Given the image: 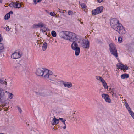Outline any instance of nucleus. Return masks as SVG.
<instances>
[{"label": "nucleus", "instance_id": "1", "mask_svg": "<svg viewBox=\"0 0 134 134\" xmlns=\"http://www.w3.org/2000/svg\"><path fill=\"white\" fill-rule=\"evenodd\" d=\"M111 26L115 30L120 34H123L126 32L124 28L122 25L119 23V21L116 18L111 19L110 22Z\"/></svg>", "mask_w": 134, "mask_h": 134}, {"label": "nucleus", "instance_id": "2", "mask_svg": "<svg viewBox=\"0 0 134 134\" xmlns=\"http://www.w3.org/2000/svg\"><path fill=\"white\" fill-rule=\"evenodd\" d=\"M77 40L76 35L74 33L71 32H68L66 40H69L70 42H75Z\"/></svg>", "mask_w": 134, "mask_h": 134}, {"label": "nucleus", "instance_id": "3", "mask_svg": "<svg viewBox=\"0 0 134 134\" xmlns=\"http://www.w3.org/2000/svg\"><path fill=\"white\" fill-rule=\"evenodd\" d=\"M109 50L111 54L116 57H118L117 50L115 45L113 43H110L109 44Z\"/></svg>", "mask_w": 134, "mask_h": 134}, {"label": "nucleus", "instance_id": "4", "mask_svg": "<svg viewBox=\"0 0 134 134\" xmlns=\"http://www.w3.org/2000/svg\"><path fill=\"white\" fill-rule=\"evenodd\" d=\"M46 69L43 68H39L37 69L36 74L38 76L43 77L45 76L47 71H46Z\"/></svg>", "mask_w": 134, "mask_h": 134}, {"label": "nucleus", "instance_id": "5", "mask_svg": "<svg viewBox=\"0 0 134 134\" xmlns=\"http://www.w3.org/2000/svg\"><path fill=\"white\" fill-rule=\"evenodd\" d=\"M80 45L84 49H88L90 47V42L87 39L83 40L81 42Z\"/></svg>", "mask_w": 134, "mask_h": 134}, {"label": "nucleus", "instance_id": "6", "mask_svg": "<svg viewBox=\"0 0 134 134\" xmlns=\"http://www.w3.org/2000/svg\"><path fill=\"white\" fill-rule=\"evenodd\" d=\"M6 101V98L3 90L0 89V103H5Z\"/></svg>", "mask_w": 134, "mask_h": 134}, {"label": "nucleus", "instance_id": "7", "mask_svg": "<svg viewBox=\"0 0 134 134\" xmlns=\"http://www.w3.org/2000/svg\"><path fill=\"white\" fill-rule=\"evenodd\" d=\"M57 76L56 75H52L49 76H44V78L47 79L48 80H50L53 82V83L54 84H56L57 83V79L55 77Z\"/></svg>", "mask_w": 134, "mask_h": 134}, {"label": "nucleus", "instance_id": "8", "mask_svg": "<svg viewBox=\"0 0 134 134\" xmlns=\"http://www.w3.org/2000/svg\"><path fill=\"white\" fill-rule=\"evenodd\" d=\"M103 6H100L97 8L96 9L92 11L93 14L96 15L101 13L103 10Z\"/></svg>", "mask_w": 134, "mask_h": 134}, {"label": "nucleus", "instance_id": "9", "mask_svg": "<svg viewBox=\"0 0 134 134\" xmlns=\"http://www.w3.org/2000/svg\"><path fill=\"white\" fill-rule=\"evenodd\" d=\"M9 6L11 7L16 8H19L21 7L20 4L17 2H12L9 4Z\"/></svg>", "mask_w": 134, "mask_h": 134}, {"label": "nucleus", "instance_id": "10", "mask_svg": "<svg viewBox=\"0 0 134 134\" xmlns=\"http://www.w3.org/2000/svg\"><path fill=\"white\" fill-rule=\"evenodd\" d=\"M102 98L105 99L106 102L108 103L111 102V100L109 98V96L107 94H102Z\"/></svg>", "mask_w": 134, "mask_h": 134}, {"label": "nucleus", "instance_id": "11", "mask_svg": "<svg viewBox=\"0 0 134 134\" xmlns=\"http://www.w3.org/2000/svg\"><path fill=\"white\" fill-rule=\"evenodd\" d=\"M68 32V31L61 32L59 33V36L61 38L66 40Z\"/></svg>", "mask_w": 134, "mask_h": 134}, {"label": "nucleus", "instance_id": "12", "mask_svg": "<svg viewBox=\"0 0 134 134\" xmlns=\"http://www.w3.org/2000/svg\"><path fill=\"white\" fill-rule=\"evenodd\" d=\"M11 58L14 59H18L21 57V55L19 52H15L13 54L11 55Z\"/></svg>", "mask_w": 134, "mask_h": 134}, {"label": "nucleus", "instance_id": "13", "mask_svg": "<svg viewBox=\"0 0 134 134\" xmlns=\"http://www.w3.org/2000/svg\"><path fill=\"white\" fill-rule=\"evenodd\" d=\"M44 24L41 22L38 24H35L33 25V27L34 28H42L44 26Z\"/></svg>", "mask_w": 134, "mask_h": 134}, {"label": "nucleus", "instance_id": "14", "mask_svg": "<svg viewBox=\"0 0 134 134\" xmlns=\"http://www.w3.org/2000/svg\"><path fill=\"white\" fill-rule=\"evenodd\" d=\"M72 49L75 51V55L76 56H78L79 55L80 51V49L79 47H78Z\"/></svg>", "mask_w": 134, "mask_h": 134}, {"label": "nucleus", "instance_id": "15", "mask_svg": "<svg viewBox=\"0 0 134 134\" xmlns=\"http://www.w3.org/2000/svg\"><path fill=\"white\" fill-rule=\"evenodd\" d=\"M63 84L65 87H67L68 88H70L72 87V85L71 82H64Z\"/></svg>", "mask_w": 134, "mask_h": 134}, {"label": "nucleus", "instance_id": "16", "mask_svg": "<svg viewBox=\"0 0 134 134\" xmlns=\"http://www.w3.org/2000/svg\"><path fill=\"white\" fill-rule=\"evenodd\" d=\"M55 118V116H54ZM52 122H53L52 125H53L55 124H57L59 122V119H57L56 118H54L53 119Z\"/></svg>", "mask_w": 134, "mask_h": 134}, {"label": "nucleus", "instance_id": "17", "mask_svg": "<svg viewBox=\"0 0 134 134\" xmlns=\"http://www.w3.org/2000/svg\"><path fill=\"white\" fill-rule=\"evenodd\" d=\"M47 70V72H46V74H45V76H47L48 75H53V72L52 71L48 70V69H46V71Z\"/></svg>", "mask_w": 134, "mask_h": 134}, {"label": "nucleus", "instance_id": "18", "mask_svg": "<svg viewBox=\"0 0 134 134\" xmlns=\"http://www.w3.org/2000/svg\"><path fill=\"white\" fill-rule=\"evenodd\" d=\"M129 75L127 74H123L121 76V77L122 79L125 78H127L129 77Z\"/></svg>", "mask_w": 134, "mask_h": 134}, {"label": "nucleus", "instance_id": "19", "mask_svg": "<svg viewBox=\"0 0 134 134\" xmlns=\"http://www.w3.org/2000/svg\"><path fill=\"white\" fill-rule=\"evenodd\" d=\"M72 49L76 47H78V45L75 42H73V43L72 44L71 46Z\"/></svg>", "mask_w": 134, "mask_h": 134}, {"label": "nucleus", "instance_id": "20", "mask_svg": "<svg viewBox=\"0 0 134 134\" xmlns=\"http://www.w3.org/2000/svg\"><path fill=\"white\" fill-rule=\"evenodd\" d=\"M79 3L80 5L81 6L82 9H85L86 8L87 6L85 4L83 3H81L80 2H79Z\"/></svg>", "mask_w": 134, "mask_h": 134}, {"label": "nucleus", "instance_id": "21", "mask_svg": "<svg viewBox=\"0 0 134 134\" xmlns=\"http://www.w3.org/2000/svg\"><path fill=\"white\" fill-rule=\"evenodd\" d=\"M47 44L46 42H44L42 46V49L43 51H45L47 48Z\"/></svg>", "mask_w": 134, "mask_h": 134}, {"label": "nucleus", "instance_id": "22", "mask_svg": "<svg viewBox=\"0 0 134 134\" xmlns=\"http://www.w3.org/2000/svg\"><path fill=\"white\" fill-rule=\"evenodd\" d=\"M117 67H127L126 65H124L122 64L119 63L117 64L116 65Z\"/></svg>", "mask_w": 134, "mask_h": 134}, {"label": "nucleus", "instance_id": "23", "mask_svg": "<svg viewBox=\"0 0 134 134\" xmlns=\"http://www.w3.org/2000/svg\"><path fill=\"white\" fill-rule=\"evenodd\" d=\"M102 83L103 85L104 86V87L105 88H108V87L107 86V83L105 82L104 80H103V81H102V82H101Z\"/></svg>", "mask_w": 134, "mask_h": 134}, {"label": "nucleus", "instance_id": "24", "mask_svg": "<svg viewBox=\"0 0 134 134\" xmlns=\"http://www.w3.org/2000/svg\"><path fill=\"white\" fill-rule=\"evenodd\" d=\"M96 79L97 80H100V81L102 82V81H103L104 79L102 78V77L99 76H96Z\"/></svg>", "mask_w": 134, "mask_h": 134}, {"label": "nucleus", "instance_id": "25", "mask_svg": "<svg viewBox=\"0 0 134 134\" xmlns=\"http://www.w3.org/2000/svg\"><path fill=\"white\" fill-rule=\"evenodd\" d=\"M119 69L123 70V71L125 72L126 70L129 69V68H119Z\"/></svg>", "mask_w": 134, "mask_h": 134}, {"label": "nucleus", "instance_id": "26", "mask_svg": "<svg viewBox=\"0 0 134 134\" xmlns=\"http://www.w3.org/2000/svg\"><path fill=\"white\" fill-rule=\"evenodd\" d=\"M10 17V15L9 13H7L5 15L4 17V19L5 20L8 19Z\"/></svg>", "mask_w": 134, "mask_h": 134}, {"label": "nucleus", "instance_id": "27", "mask_svg": "<svg viewBox=\"0 0 134 134\" xmlns=\"http://www.w3.org/2000/svg\"><path fill=\"white\" fill-rule=\"evenodd\" d=\"M60 120L62 122H63L64 125H65V121H66V120L65 119L62 118H59V120Z\"/></svg>", "mask_w": 134, "mask_h": 134}, {"label": "nucleus", "instance_id": "28", "mask_svg": "<svg viewBox=\"0 0 134 134\" xmlns=\"http://www.w3.org/2000/svg\"><path fill=\"white\" fill-rule=\"evenodd\" d=\"M0 83L2 84H7V82L6 81H3L0 78Z\"/></svg>", "mask_w": 134, "mask_h": 134}, {"label": "nucleus", "instance_id": "29", "mask_svg": "<svg viewBox=\"0 0 134 134\" xmlns=\"http://www.w3.org/2000/svg\"><path fill=\"white\" fill-rule=\"evenodd\" d=\"M51 34L53 37H55L56 36V33L55 31H52L51 32Z\"/></svg>", "mask_w": 134, "mask_h": 134}, {"label": "nucleus", "instance_id": "30", "mask_svg": "<svg viewBox=\"0 0 134 134\" xmlns=\"http://www.w3.org/2000/svg\"><path fill=\"white\" fill-rule=\"evenodd\" d=\"M39 94L40 96H45L46 95H49V94L48 93L46 94L45 93H42V92H40L39 93Z\"/></svg>", "mask_w": 134, "mask_h": 134}, {"label": "nucleus", "instance_id": "31", "mask_svg": "<svg viewBox=\"0 0 134 134\" xmlns=\"http://www.w3.org/2000/svg\"><path fill=\"white\" fill-rule=\"evenodd\" d=\"M4 48V45L2 43H0V50L3 49Z\"/></svg>", "mask_w": 134, "mask_h": 134}, {"label": "nucleus", "instance_id": "32", "mask_svg": "<svg viewBox=\"0 0 134 134\" xmlns=\"http://www.w3.org/2000/svg\"><path fill=\"white\" fill-rule=\"evenodd\" d=\"M122 38L121 36L118 37V41L119 42L121 43L122 41Z\"/></svg>", "mask_w": 134, "mask_h": 134}, {"label": "nucleus", "instance_id": "33", "mask_svg": "<svg viewBox=\"0 0 134 134\" xmlns=\"http://www.w3.org/2000/svg\"><path fill=\"white\" fill-rule=\"evenodd\" d=\"M68 13L69 15H73V13L72 11H68Z\"/></svg>", "mask_w": 134, "mask_h": 134}, {"label": "nucleus", "instance_id": "34", "mask_svg": "<svg viewBox=\"0 0 134 134\" xmlns=\"http://www.w3.org/2000/svg\"><path fill=\"white\" fill-rule=\"evenodd\" d=\"M42 0H34V1L35 4H36L37 3L41 2Z\"/></svg>", "mask_w": 134, "mask_h": 134}, {"label": "nucleus", "instance_id": "35", "mask_svg": "<svg viewBox=\"0 0 134 134\" xmlns=\"http://www.w3.org/2000/svg\"><path fill=\"white\" fill-rule=\"evenodd\" d=\"M17 108L18 109V111H19V112L20 113H21L22 111V110H21V108L19 107L18 106H17Z\"/></svg>", "mask_w": 134, "mask_h": 134}, {"label": "nucleus", "instance_id": "36", "mask_svg": "<svg viewBox=\"0 0 134 134\" xmlns=\"http://www.w3.org/2000/svg\"><path fill=\"white\" fill-rule=\"evenodd\" d=\"M38 133H39L37 131L36 132L34 131H33L31 132V134H38Z\"/></svg>", "mask_w": 134, "mask_h": 134}, {"label": "nucleus", "instance_id": "37", "mask_svg": "<svg viewBox=\"0 0 134 134\" xmlns=\"http://www.w3.org/2000/svg\"><path fill=\"white\" fill-rule=\"evenodd\" d=\"M4 29L7 31H9V27L8 26H7V27L4 28Z\"/></svg>", "mask_w": 134, "mask_h": 134}, {"label": "nucleus", "instance_id": "38", "mask_svg": "<svg viewBox=\"0 0 134 134\" xmlns=\"http://www.w3.org/2000/svg\"><path fill=\"white\" fill-rule=\"evenodd\" d=\"M55 14V13L53 12H51L50 13V15L52 16H54V15Z\"/></svg>", "mask_w": 134, "mask_h": 134}, {"label": "nucleus", "instance_id": "39", "mask_svg": "<svg viewBox=\"0 0 134 134\" xmlns=\"http://www.w3.org/2000/svg\"><path fill=\"white\" fill-rule=\"evenodd\" d=\"M128 111L129 113L130 114V115H132L133 114V112L132 111L131 109H130V110H128Z\"/></svg>", "mask_w": 134, "mask_h": 134}, {"label": "nucleus", "instance_id": "40", "mask_svg": "<svg viewBox=\"0 0 134 134\" xmlns=\"http://www.w3.org/2000/svg\"><path fill=\"white\" fill-rule=\"evenodd\" d=\"M13 95L12 93H11L10 94V95H9V97L10 99H11L13 98Z\"/></svg>", "mask_w": 134, "mask_h": 134}, {"label": "nucleus", "instance_id": "41", "mask_svg": "<svg viewBox=\"0 0 134 134\" xmlns=\"http://www.w3.org/2000/svg\"><path fill=\"white\" fill-rule=\"evenodd\" d=\"M125 105L126 108H127L129 107L128 103L126 102L125 103Z\"/></svg>", "mask_w": 134, "mask_h": 134}, {"label": "nucleus", "instance_id": "42", "mask_svg": "<svg viewBox=\"0 0 134 134\" xmlns=\"http://www.w3.org/2000/svg\"><path fill=\"white\" fill-rule=\"evenodd\" d=\"M112 95L113 96H114V97H116V93H113L112 92Z\"/></svg>", "mask_w": 134, "mask_h": 134}, {"label": "nucleus", "instance_id": "43", "mask_svg": "<svg viewBox=\"0 0 134 134\" xmlns=\"http://www.w3.org/2000/svg\"><path fill=\"white\" fill-rule=\"evenodd\" d=\"M111 92L113 93H116V90L114 89H113L112 91H111Z\"/></svg>", "mask_w": 134, "mask_h": 134}, {"label": "nucleus", "instance_id": "44", "mask_svg": "<svg viewBox=\"0 0 134 134\" xmlns=\"http://www.w3.org/2000/svg\"><path fill=\"white\" fill-rule=\"evenodd\" d=\"M3 38L1 37V35L0 34V42L2 41L3 40Z\"/></svg>", "mask_w": 134, "mask_h": 134}, {"label": "nucleus", "instance_id": "45", "mask_svg": "<svg viewBox=\"0 0 134 134\" xmlns=\"http://www.w3.org/2000/svg\"><path fill=\"white\" fill-rule=\"evenodd\" d=\"M103 0H97V2L99 3H101L103 1Z\"/></svg>", "mask_w": 134, "mask_h": 134}, {"label": "nucleus", "instance_id": "46", "mask_svg": "<svg viewBox=\"0 0 134 134\" xmlns=\"http://www.w3.org/2000/svg\"><path fill=\"white\" fill-rule=\"evenodd\" d=\"M8 110V109L5 108H4V111H7Z\"/></svg>", "mask_w": 134, "mask_h": 134}, {"label": "nucleus", "instance_id": "47", "mask_svg": "<svg viewBox=\"0 0 134 134\" xmlns=\"http://www.w3.org/2000/svg\"><path fill=\"white\" fill-rule=\"evenodd\" d=\"M9 13L10 15V14H13V12L12 11H10L9 13Z\"/></svg>", "mask_w": 134, "mask_h": 134}, {"label": "nucleus", "instance_id": "48", "mask_svg": "<svg viewBox=\"0 0 134 134\" xmlns=\"http://www.w3.org/2000/svg\"><path fill=\"white\" fill-rule=\"evenodd\" d=\"M128 110H130V109H131L130 107H128L126 108Z\"/></svg>", "mask_w": 134, "mask_h": 134}, {"label": "nucleus", "instance_id": "49", "mask_svg": "<svg viewBox=\"0 0 134 134\" xmlns=\"http://www.w3.org/2000/svg\"><path fill=\"white\" fill-rule=\"evenodd\" d=\"M132 117L133 118V119H134V113H133V114L132 115H131Z\"/></svg>", "mask_w": 134, "mask_h": 134}, {"label": "nucleus", "instance_id": "50", "mask_svg": "<svg viewBox=\"0 0 134 134\" xmlns=\"http://www.w3.org/2000/svg\"><path fill=\"white\" fill-rule=\"evenodd\" d=\"M65 125V126H64L63 127V128L64 129H66V124H65V125Z\"/></svg>", "mask_w": 134, "mask_h": 134}, {"label": "nucleus", "instance_id": "51", "mask_svg": "<svg viewBox=\"0 0 134 134\" xmlns=\"http://www.w3.org/2000/svg\"><path fill=\"white\" fill-rule=\"evenodd\" d=\"M2 2V0H0V3H1Z\"/></svg>", "mask_w": 134, "mask_h": 134}, {"label": "nucleus", "instance_id": "52", "mask_svg": "<svg viewBox=\"0 0 134 134\" xmlns=\"http://www.w3.org/2000/svg\"><path fill=\"white\" fill-rule=\"evenodd\" d=\"M103 70H104L105 71H106L105 70V69H103Z\"/></svg>", "mask_w": 134, "mask_h": 134}, {"label": "nucleus", "instance_id": "53", "mask_svg": "<svg viewBox=\"0 0 134 134\" xmlns=\"http://www.w3.org/2000/svg\"><path fill=\"white\" fill-rule=\"evenodd\" d=\"M5 104L3 106V107H4V106H5Z\"/></svg>", "mask_w": 134, "mask_h": 134}, {"label": "nucleus", "instance_id": "54", "mask_svg": "<svg viewBox=\"0 0 134 134\" xmlns=\"http://www.w3.org/2000/svg\"><path fill=\"white\" fill-rule=\"evenodd\" d=\"M83 23V22H82L81 23V24H82Z\"/></svg>", "mask_w": 134, "mask_h": 134}, {"label": "nucleus", "instance_id": "55", "mask_svg": "<svg viewBox=\"0 0 134 134\" xmlns=\"http://www.w3.org/2000/svg\"><path fill=\"white\" fill-rule=\"evenodd\" d=\"M110 90H111V88H110Z\"/></svg>", "mask_w": 134, "mask_h": 134}, {"label": "nucleus", "instance_id": "56", "mask_svg": "<svg viewBox=\"0 0 134 134\" xmlns=\"http://www.w3.org/2000/svg\"><path fill=\"white\" fill-rule=\"evenodd\" d=\"M110 90H111V88H110Z\"/></svg>", "mask_w": 134, "mask_h": 134}, {"label": "nucleus", "instance_id": "57", "mask_svg": "<svg viewBox=\"0 0 134 134\" xmlns=\"http://www.w3.org/2000/svg\"><path fill=\"white\" fill-rule=\"evenodd\" d=\"M115 40H116V38H115Z\"/></svg>", "mask_w": 134, "mask_h": 134}, {"label": "nucleus", "instance_id": "58", "mask_svg": "<svg viewBox=\"0 0 134 134\" xmlns=\"http://www.w3.org/2000/svg\"><path fill=\"white\" fill-rule=\"evenodd\" d=\"M80 21H81V20H80Z\"/></svg>", "mask_w": 134, "mask_h": 134}]
</instances>
